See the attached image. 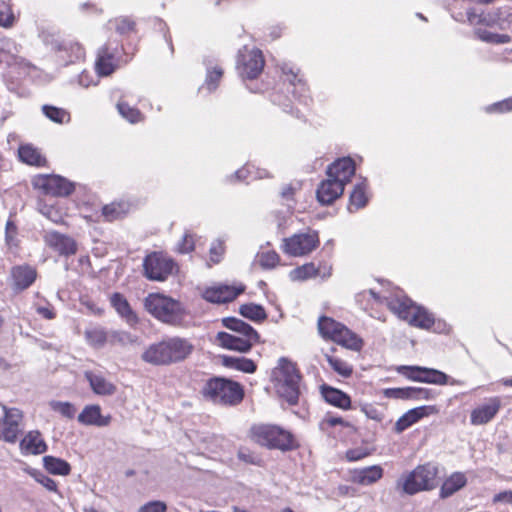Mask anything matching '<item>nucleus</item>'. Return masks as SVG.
Masks as SVG:
<instances>
[{"mask_svg":"<svg viewBox=\"0 0 512 512\" xmlns=\"http://www.w3.org/2000/svg\"><path fill=\"white\" fill-rule=\"evenodd\" d=\"M438 474V465L427 462L418 465L414 470L403 475L398 481V486L408 495H414L421 491H430L437 486Z\"/></svg>","mask_w":512,"mask_h":512,"instance_id":"obj_5","label":"nucleus"},{"mask_svg":"<svg viewBox=\"0 0 512 512\" xmlns=\"http://www.w3.org/2000/svg\"><path fill=\"white\" fill-rule=\"evenodd\" d=\"M384 396L392 399H410L411 387L405 388H387L384 390Z\"/></svg>","mask_w":512,"mask_h":512,"instance_id":"obj_57","label":"nucleus"},{"mask_svg":"<svg viewBox=\"0 0 512 512\" xmlns=\"http://www.w3.org/2000/svg\"><path fill=\"white\" fill-rule=\"evenodd\" d=\"M3 416L0 418V440L15 443L22 430L23 413L18 408L2 406Z\"/></svg>","mask_w":512,"mask_h":512,"instance_id":"obj_14","label":"nucleus"},{"mask_svg":"<svg viewBox=\"0 0 512 512\" xmlns=\"http://www.w3.org/2000/svg\"><path fill=\"white\" fill-rule=\"evenodd\" d=\"M225 252V246L224 242L220 239L215 240L212 242L210 249H209V259L210 262L213 264H218Z\"/></svg>","mask_w":512,"mask_h":512,"instance_id":"obj_53","label":"nucleus"},{"mask_svg":"<svg viewBox=\"0 0 512 512\" xmlns=\"http://www.w3.org/2000/svg\"><path fill=\"white\" fill-rule=\"evenodd\" d=\"M368 200L367 183L366 180L363 179L354 186V189L350 194L348 204L349 212L353 213L361 208H364L367 205Z\"/></svg>","mask_w":512,"mask_h":512,"instance_id":"obj_32","label":"nucleus"},{"mask_svg":"<svg viewBox=\"0 0 512 512\" xmlns=\"http://www.w3.org/2000/svg\"><path fill=\"white\" fill-rule=\"evenodd\" d=\"M129 204L125 201L112 202L102 209V215L107 221H115L124 217L129 211Z\"/></svg>","mask_w":512,"mask_h":512,"instance_id":"obj_37","label":"nucleus"},{"mask_svg":"<svg viewBox=\"0 0 512 512\" xmlns=\"http://www.w3.org/2000/svg\"><path fill=\"white\" fill-rule=\"evenodd\" d=\"M344 191V186L334 179L333 177L327 176L326 180H323L317 191V199L323 205L332 204L337 198H339Z\"/></svg>","mask_w":512,"mask_h":512,"instance_id":"obj_24","label":"nucleus"},{"mask_svg":"<svg viewBox=\"0 0 512 512\" xmlns=\"http://www.w3.org/2000/svg\"><path fill=\"white\" fill-rule=\"evenodd\" d=\"M502 402L500 397L493 396L475 407L470 414V423L474 426L485 425L497 415L501 409Z\"/></svg>","mask_w":512,"mask_h":512,"instance_id":"obj_18","label":"nucleus"},{"mask_svg":"<svg viewBox=\"0 0 512 512\" xmlns=\"http://www.w3.org/2000/svg\"><path fill=\"white\" fill-rule=\"evenodd\" d=\"M137 340L138 338L136 336L126 331H113L110 334V342L122 346L135 344Z\"/></svg>","mask_w":512,"mask_h":512,"instance_id":"obj_50","label":"nucleus"},{"mask_svg":"<svg viewBox=\"0 0 512 512\" xmlns=\"http://www.w3.org/2000/svg\"><path fill=\"white\" fill-rule=\"evenodd\" d=\"M35 188L53 196H68L75 186L72 182L59 175H39L33 179Z\"/></svg>","mask_w":512,"mask_h":512,"instance_id":"obj_15","label":"nucleus"},{"mask_svg":"<svg viewBox=\"0 0 512 512\" xmlns=\"http://www.w3.org/2000/svg\"><path fill=\"white\" fill-rule=\"evenodd\" d=\"M195 242L194 237L190 233H185L182 240L178 244V251L180 253H189L194 250Z\"/></svg>","mask_w":512,"mask_h":512,"instance_id":"obj_61","label":"nucleus"},{"mask_svg":"<svg viewBox=\"0 0 512 512\" xmlns=\"http://www.w3.org/2000/svg\"><path fill=\"white\" fill-rule=\"evenodd\" d=\"M78 84L84 88H88L91 85H96L97 82L94 81L93 76L89 72L83 71L78 76Z\"/></svg>","mask_w":512,"mask_h":512,"instance_id":"obj_64","label":"nucleus"},{"mask_svg":"<svg viewBox=\"0 0 512 512\" xmlns=\"http://www.w3.org/2000/svg\"><path fill=\"white\" fill-rule=\"evenodd\" d=\"M167 505L163 501H150L139 508V512H166Z\"/></svg>","mask_w":512,"mask_h":512,"instance_id":"obj_62","label":"nucleus"},{"mask_svg":"<svg viewBox=\"0 0 512 512\" xmlns=\"http://www.w3.org/2000/svg\"><path fill=\"white\" fill-rule=\"evenodd\" d=\"M18 156L23 163L28 165L42 166L45 164V158L38 149L29 144L19 147Z\"/></svg>","mask_w":512,"mask_h":512,"instance_id":"obj_36","label":"nucleus"},{"mask_svg":"<svg viewBox=\"0 0 512 512\" xmlns=\"http://www.w3.org/2000/svg\"><path fill=\"white\" fill-rule=\"evenodd\" d=\"M117 109L119 114L130 123H138L143 119L141 112L137 108L130 106L125 101H119Z\"/></svg>","mask_w":512,"mask_h":512,"instance_id":"obj_48","label":"nucleus"},{"mask_svg":"<svg viewBox=\"0 0 512 512\" xmlns=\"http://www.w3.org/2000/svg\"><path fill=\"white\" fill-rule=\"evenodd\" d=\"M15 20L11 6L5 1H0V27L11 28Z\"/></svg>","mask_w":512,"mask_h":512,"instance_id":"obj_49","label":"nucleus"},{"mask_svg":"<svg viewBox=\"0 0 512 512\" xmlns=\"http://www.w3.org/2000/svg\"><path fill=\"white\" fill-rule=\"evenodd\" d=\"M283 81L292 87V93L294 98L298 99L299 102L307 105L309 101V89L306 82L299 77L298 71L287 63H284L281 67Z\"/></svg>","mask_w":512,"mask_h":512,"instance_id":"obj_19","label":"nucleus"},{"mask_svg":"<svg viewBox=\"0 0 512 512\" xmlns=\"http://www.w3.org/2000/svg\"><path fill=\"white\" fill-rule=\"evenodd\" d=\"M238 458L242 462L253 465H261L262 459L247 448H241L238 451Z\"/></svg>","mask_w":512,"mask_h":512,"instance_id":"obj_58","label":"nucleus"},{"mask_svg":"<svg viewBox=\"0 0 512 512\" xmlns=\"http://www.w3.org/2000/svg\"><path fill=\"white\" fill-rule=\"evenodd\" d=\"M203 395L215 404L236 405L243 399V390L237 382L213 378L205 384Z\"/></svg>","mask_w":512,"mask_h":512,"instance_id":"obj_8","label":"nucleus"},{"mask_svg":"<svg viewBox=\"0 0 512 512\" xmlns=\"http://www.w3.org/2000/svg\"><path fill=\"white\" fill-rule=\"evenodd\" d=\"M192 351L193 345L188 340L173 337L150 345L141 358L152 365H169L186 359Z\"/></svg>","mask_w":512,"mask_h":512,"instance_id":"obj_2","label":"nucleus"},{"mask_svg":"<svg viewBox=\"0 0 512 512\" xmlns=\"http://www.w3.org/2000/svg\"><path fill=\"white\" fill-rule=\"evenodd\" d=\"M251 438L254 442L269 449L287 451L293 447L291 433L277 425H254L251 428Z\"/></svg>","mask_w":512,"mask_h":512,"instance_id":"obj_9","label":"nucleus"},{"mask_svg":"<svg viewBox=\"0 0 512 512\" xmlns=\"http://www.w3.org/2000/svg\"><path fill=\"white\" fill-rule=\"evenodd\" d=\"M239 313L252 321L260 322L266 319L267 314L261 305L249 303L243 304L239 308Z\"/></svg>","mask_w":512,"mask_h":512,"instance_id":"obj_40","label":"nucleus"},{"mask_svg":"<svg viewBox=\"0 0 512 512\" xmlns=\"http://www.w3.org/2000/svg\"><path fill=\"white\" fill-rule=\"evenodd\" d=\"M24 472L30 475L36 482L45 487L48 491L56 492V482L38 469L32 467L24 468Z\"/></svg>","mask_w":512,"mask_h":512,"instance_id":"obj_44","label":"nucleus"},{"mask_svg":"<svg viewBox=\"0 0 512 512\" xmlns=\"http://www.w3.org/2000/svg\"><path fill=\"white\" fill-rule=\"evenodd\" d=\"M84 375L95 394L108 396L115 393L116 386L108 381L103 375L92 371H86Z\"/></svg>","mask_w":512,"mask_h":512,"instance_id":"obj_31","label":"nucleus"},{"mask_svg":"<svg viewBox=\"0 0 512 512\" xmlns=\"http://www.w3.org/2000/svg\"><path fill=\"white\" fill-rule=\"evenodd\" d=\"M12 278L19 289L28 288L36 279V270L28 265L17 266L12 269Z\"/></svg>","mask_w":512,"mask_h":512,"instance_id":"obj_34","label":"nucleus"},{"mask_svg":"<svg viewBox=\"0 0 512 512\" xmlns=\"http://www.w3.org/2000/svg\"><path fill=\"white\" fill-rule=\"evenodd\" d=\"M270 97H271V101L274 104L279 105L280 107H282V109L285 112L291 113V114H295L298 117V112L297 111L295 112L293 110L292 102H291V100L288 97L283 96V95H281L278 92L272 93Z\"/></svg>","mask_w":512,"mask_h":512,"instance_id":"obj_54","label":"nucleus"},{"mask_svg":"<svg viewBox=\"0 0 512 512\" xmlns=\"http://www.w3.org/2000/svg\"><path fill=\"white\" fill-rule=\"evenodd\" d=\"M332 267L326 264L316 266L313 262L306 263L289 272L292 281H305L320 276L327 279L331 276Z\"/></svg>","mask_w":512,"mask_h":512,"instance_id":"obj_21","label":"nucleus"},{"mask_svg":"<svg viewBox=\"0 0 512 512\" xmlns=\"http://www.w3.org/2000/svg\"><path fill=\"white\" fill-rule=\"evenodd\" d=\"M487 113H506L512 111V97L485 107Z\"/></svg>","mask_w":512,"mask_h":512,"instance_id":"obj_56","label":"nucleus"},{"mask_svg":"<svg viewBox=\"0 0 512 512\" xmlns=\"http://www.w3.org/2000/svg\"><path fill=\"white\" fill-rule=\"evenodd\" d=\"M264 58L258 49L244 47L239 50L237 58V71L243 79L257 78L264 68Z\"/></svg>","mask_w":512,"mask_h":512,"instance_id":"obj_12","label":"nucleus"},{"mask_svg":"<svg viewBox=\"0 0 512 512\" xmlns=\"http://www.w3.org/2000/svg\"><path fill=\"white\" fill-rule=\"evenodd\" d=\"M45 243L61 255H73L77 251V244L69 236L56 231L47 232L44 236Z\"/></svg>","mask_w":512,"mask_h":512,"instance_id":"obj_23","label":"nucleus"},{"mask_svg":"<svg viewBox=\"0 0 512 512\" xmlns=\"http://www.w3.org/2000/svg\"><path fill=\"white\" fill-rule=\"evenodd\" d=\"M20 449L24 454H42L47 445L39 431H29L20 442Z\"/></svg>","mask_w":512,"mask_h":512,"instance_id":"obj_30","label":"nucleus"},{"mask_svg":"<svg viewBox=\"0 0 512 512\" xmlns=\"http://www.w3.org/2000/svg\"><path fill=\"white\" fill-rule=\"evenodd\" d=\"M397 370L400 374L413 381L436 385L448 383V375L436 369L420 366H400Z\"/></svg>","mask_w":512,"mask_h":512,"instance_id":"obj_16","label":"nucleus"},{"mask_svg":"<svg viewBox=\"0 0 512 512\" xmlns=\"http://www.w3.org/2000/svg\"><path fill=\"white\" fill-rule=\"evenodd\" d=\"M437 412L438 410L435 406H421L410 409L396 421L394 427L395 431L397 433H401L423 417L435 414Z\"/></svg>","mask_w":512,"mask_h":512,"instance_id":"obj_25","label":"nucleus"},{"mask_svg":"<svg viewBox=\"0 0 512 512\" xmlns=\"http://www.w3.org/2000/svg\"><path fill=\"white\" fill-rule=\"evenodd\" d=\"M39 212L54 223L61 220L59 212L52 206L47 204H39Z\"/></svg>","mask_w":512,"mask_h":512,"instance_id":"obj_60","label":"nucleus"},{"mask_svg":"<svg viewBox=\"0 0 512 512\" xmlns=\"http://www.w3.org/2000/svg\"><path fill=\"white\" fill-rule=\"evenodd\" d=\"M475 33L480 40L487 43L505 44L511 41V37L508 34H497L482 28H478Z\"/></svg>","mask_w":512,"mask_h":512,"instance_id":"obj_47","label":"nucleus"},{"mask_svg":"<svg viewBox=\"0 0 512 512\" xmlns=\"http://www.w3.org/2000/svg\"><path fill=\"white\" fill-rule=\"evenodd\" d=\"M324 357L327 360V362L329 363L331 369H333L340 376L349 377L352 374L353 367L346 361H344L338 357L329 355L327 353L324 354Z\"/></svg>","mask_w":512,"mask_h":512,"instance_id":"obj_45","label":"nucleus"},{"mask_svg":"<svg viewBox=\"0 0 512 512\" xmlns=\"http://www.w3.org/2000/svg\"><path fill=\"white\" fill-rule=\"evenodd\" d=\"M117 54L118 45H113L111 42L104 44L98 49L95 60V70L98 76H109L117 69Z\"/></svg>","mask_w":512,"mask_h":512,"instance_id":"obj_17","label":"nucleus"},{"mask_svg":"<svg viewBox=\"0 0 512 512\" xmlns=\"http://www.w3.org/2000/svg\"><path fill=\"white\" fill-rule=\"evenodd\" d=\"M300 186L301 185L299 182L289 183L285 185L281 190L282 199L287 202L293 201V196L296 193V191L300 189Z\"/></svg>","mask_w":512,"mask_h":512,"instance_id":"obj_63","label":"nucleus"},{"mask_svg":"<svg viewBox=\"0 0 512 512\" xmlns=\"http://www.w3.org/2000/svg\"><path fill=\"white\" fill-rule=\"evenodd\" d=\"M383 468L379 465H372L353 471L351 480L359 485L368 486L376 483L383 477Z\"/></svg>","mask_w":512,"mask_h":512,"instance_id":"obj_28","label":"nucleus"},{"mask_svg":"<svg viewBox=\"0 0 512 512\" xmlns=\"http://www.w3.org/2000/svg\"><path fill=\"white\" fill-rule=\"evenodd\" d=\"M389 309L396 314L400 319L407 321L410 325L429 330L433 326L434 331H443L444 323L438 321L436 323L432 313L424 307L416 305L411 299L406 296L395 295L390 299H386Z\"/></svg>","mask_w":512,"mask_h":512,"instance_id":"obj_3","label":"nucleus"},{"mask_svg":"<svg viewBox=\"0 0 512 512\" xmlns=\"http://www.w3.org/2000/svg\"><path fill=\"white\" fill-rule=\"evenodd\" d=\"M85 338L89 345L100 348L104 346L108 336L102 327H93L85 331Z\"/></svg>","mask_w":512,"mask_h":512,"instance_id":"obj_42","label":"nucleus"},{"mask_svg":"<svg viewBox=\"0 0 512 512\" xmlns=\"http://www.w3.org/2000/svg\"><path fill=\"white\" fill-rule=\"evenodd\" d=\"M467 476L465 473L457 471L449 475L442 483L439 491L441 499H447L454 495L456 492L463 489L467 484Z\"/></svg>","mask_w":512,"mask_h":512,"instance_id":"obj_27","label":"nucleus"},{"mask_svg":"<svg viewBox=\"0 0 512 512\" xmlns=\"http://www.w3.org/2000/svg\"><path fill=\"white\" fill-rule=\"evenodd\" d=\"M43 464L45 469L54 475L66 476L71 471V466L67 461L53 456H45Z\"/></svg>","mask_w":512,"mask_h":512,"instance_id":"obj_38","label":"nucleus"},{"mask_svg":"<svg viewBox=\"0 0 512 512\" xmlns=\"http://www.w3.org/2000/svg\"><path fill=\"white\" fill-rule=\"evenodd\" d=\"M318 331L323 338L330 339L348 349L359 351L363 346V341L357 334L330 317L319 318Z\"/></svg>","mask_w":512,"mask_h":512,"instance_id":"obj_10","label":"nucleus"},{"mask_svg":"<svg viewBox=\"0 0 512 512\" xmlns=\"http://www.w3.org/2000/svg\"><path fill=\"white\" fill-rule=\"evenodd\" d=\"M224 327L233 333L218 332L216 343L225 349L246 353L260 340L257 331L241 319L228 317L222 320Z\"/></svg>","mask_w":512,"mask_h":512,"instance_id":"obj_1","label":"nucleus"},{"mask_svg":"<svg viewBox=\"0 0 512 512\" xmlns=\"http://www.w3.org/2000/svg\"><path fill=\"white\" fill-rule=\"evenodd\" d=\"M207 65V75L205 79L204 88H206L209 92L214 91L222 78L223 70L219 66H211V63H206Z\"/></svg>","mask_w":512,"mask_h":512,"instance_id":"obj_43","label":"nucleus"},{"mask_svg":"<svg viewBox=\"0 0 512 512\" xmlns=\"http://www.w3.org/2000/svg\"><path fill=\"white\" fill-rule=\"evenodd\" d=\"M361 411L367 418L380 422L383 420V412L372 404H364L361 406Z\"/></svg>","mask_w":512,"mask_h":512,"instance_id":"obj_59","label":"nucleus"},{"mask_svg":"<svg viewBox=\"0 0 512 512\" xmlns=\"http://www.w3.org/2000/svg\"><path fill=\"white\" fill-rule=\"evenodd\" d=\"M244 291V286L219 285L204 290L202 296L211 303H227L233 301Z\"/></svg>","mask_w":512,"mask_h":512,"instance_id":"obj_20","label":"nucleus"},{"mask_svg":"<svg viewBox=\"0 0 512 512\" xmlns=\"http://www.w3.org/2000/svg\"><path fill=\"white\" fill-rule=\"evenodd\" d=\"M322 395L326 402L341 409H349L351 406L350 397L339 389L322 386Z\"/></svg>","mask_w":512,"mask_h":512,"instance_id":"obj_33","label":"nucleus"},{"mask_svg":"<svg viewBox=\"0 0 512 512\" xmlns=\"http://www.w3.org/2000/svg\"><path fill=\"white\" fill-rule=\"evenodd\" d=\"M258 262L265 269L274 268L279 263V255L275 251H264L258 254Z\"/></svg>","mask_w":512,"mask_h":512,"instance_id":"obj_51","label":"nucleus"},{"mask_svg":"<svg viewBox=\"0 0 512 512\" xmlns=\"http://www.w3.org/2000/svg\"><path fill=\"white\" fill-rule=\"evenodd\" d=\"M273 376L277 394L290 405L296 404L300 395L301 383V376L296 365L286 358H281L273 371Z\"/></svg>","mask_w":512,"mask_h":512,"instance_id":"obj_4","label":"nucleus"},{"mask_svg":"<svg viewBox=\"0 0 512 512\" xmlns=\"http://www.w3.org/2000/svg\"><path fill=\"white\" fill-rule=\"evenodd\" d=\"M144 306L151 315L164 323L176 325L183 319L181 303L171 297L152 293L145 298Z\"/></svg>","mask_w":512,"mask_h":512,"instance_id":"obj_6","label":"nucleus"},{"mask_svg":"<svg viewBox=\"0 0 512 512\" xmlns=\"http://www.w3.org/2000/svg\"><path fill=\"white\" fill-rule=\"evenodd\" d=\"M49 405L53 411L69 419L73 418L76 412L75 407L69 402L51 401Z\"/></svg>","mask_w":512,"mask_h":512,"instance_id":"obj_52","label":"nucleus"},{"mask_svg":"<svg viewBox=\"0 0 512 512\" xmlns=\"http://www.w3.org/2000/svg\"><path fill=\"white\" fill-rule=\"evenodd\" d=\"M41 39L56 53L58 60L64 65L74 64L85 59V48L75 39L60 38L50 32H42Z\"/></svg>","mask_w":512,"mask_h":512,"instance_id":"obj_7","label":"nucleus"},{"mask_svg":"<svg viewBox=\"0 0 512 512\" xmlns=\"http://www.w3.org/2000/svg\"><path fill=\"white\" fill-rule=\"evenodd\" d=\"M107 29L114 30L119 35L125 36L134 31L135 22L129 17L121 16L109 20L107 23Z\"/></svg>","mask_w":512,"mask_h":512,"instance_id":"obj_39","label":"nucleus"},{"mask_svg":"<svg viewBox=\"0 0 512 512\" xmlns=\"http://www.w3.org/2000/svg\"><path fill=\"white\" fill-rule=\"evenodd\" d=\"M222 364L227 368L235 369L245 373H254L257 368L253 360L245 357L223 356Z\"/></svg>","mask_w":512,"mask_h":512,"instance_id":"obj_35","label":"nucleus"},{"mask_svg":"<svg viewBox=\"0 0 512 512\" xmlns=\"http://www.w3.org/2000/svg\"><path fill=\"white\" fill-rule=\"evenodd\" d=\"M110 303L116 310L121 318H123L127 324L134 326L138 323V317L132 310L127 299L120 293H114L110 297Z\"/></svg>","mask_w":512,"mask_h":512,"instance_id":"obj_29","label":"nucleus"},{"mask_svg":"<svg viewBox=\"0 0 512 512\" xmlns=\"http://www.w3.org/2000/svg\"><path fill=\"white\" fill-rule=\"evenodd\" d=\"M319 234L316 230L307 229L283 239L282 250L293 257H303L312 253L319 246Z\"/></svg>","mask_w":512,"mask_h":512,"instance_id":"obj_11","label":"nucleus"},{"mask_svg":"<svg viewBox=\"0 0 512 512\" xmlns=\"http://www.w3.org/2000/svg\"><path fill=\"white\" fill-rule=\"evenodd\" d=\"M437 396V392L432 389L411 387V400H431Z\"/></svg>","mask_w":512,"mask_h":512,"instance_id":"obj_55","label":"nucleus"},{"mask_svg":"<svg viewBox=\"0 0 512 512\" xmlns=\"http://www.w3.org/2000/svg\"><path fill=\"white\" fill-rule=\"evenodd\" d=\"M355 170L354 161L350 157H343L328 166L327 176L333 177L345 186L346 183L350 182Z\"/></svg>","mask_w":512,"mask_h":512,"instance_id":"obj_22","label":"nucleus"},{"mask_svg":"<svg viewBox=\"0 0 512 512\" xmlns=\"http://www.w3.org/2000/svg\"><path fill=\"white\" fill-rule=\"evenodd\" d=\"M78 421L84 425L104 427L110 424L111 416H103L99 405H87L78 415Z\"/></svg>","mask_w":512,"mask_h":512,"instance_id":"obj_26","label":"nucleus"},{"mask_svg":"<svg viewBox=\"0 0 512 512\" xmlns=\"http://www.w3.org/2000/svg\"><path fill=\"white\" fill-rule=\"evenodd\" d=\"M42 112L48 119L58 124H64L70 121L69 112L63 108L52 105H43Z\"/></svg>","mask_w":512,"mask_h":512,"instance_id":"obj_41","label":"nucleus"},{"mask_svg":"<svg viewBox=\"0 0 512 512\" xmlns=\"http://www.w3.org/2000/svg\"><path fill=\"white\" fill-rule=\"evenodd\" d=\"M467 19L471 24H483L486 26H494L497 23V17L490 12L477 13L475 10H467Z\"/></svg>","mask_w":512,"mask_h":512,"instance_id":"obj_46","label":"nucleus"},{"mask_svg":"<svg viewBox=\"0 0 512 512\" xmlns=\"http://www.w3.org/2000/svg\"><path fill=\"white\" fill-rule=\"evenodd\" d=\"M145 276L153 281H164L172 273L174 262L162 253L153 252L146 256L143 263Z\"/></svg>","mask_w":512,"mask_h":512,"instance_id":"obj_13","label":"nucleus"}]
</instances>
